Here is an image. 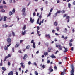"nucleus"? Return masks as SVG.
<instances>
[{
	"instance_id": "nucleus-1",
	"label": "nucleus",
	"mask_w": 75,
	"mask_h": 75,
	"mask_svg": "<svg viewBox=\"0 0 75 75\" xmlns=\"http://www.w3.org/2000/svg\"><path fill=\"white\" fill-rule=\"evenodd\" d=\"M71 68L72 69L71 71H70L71 75H74V67L73 65H71Z\"/></svg>"
},
{
	"instance_id": "nucleus-2",
	"label": "nucleus",
	"mask_w": 75,
	"mask_h": 75,
	"mask_svg": "<svg viewBox=\"0 0 75 75\" xmlns=\"http://www.w3.org/2000/svg\"><path fill=\"white\" fill-rule=\"evenodd\" d=\"M15 11H16V10H15V9L13 8V10L10 11L9 13V14L10 16H11L12 14H13L14 13H15Z\"/></svg>"
},
{
	"instance_id": "nucleus-3",
	"label": "nucleus",
	"mask_w": 75,
	"mask_h": 75,
	"mask_svg": "<svg viewBox=\"0 0 75 75\" xmlns=\"http://www.w3.org/2000/svg\"><path fill=\"white\" fill-rule=\"evenodd\" d=\"M31 43L33 44V46L34 48H35V43L34 42V40H32L31 41Z\"/></svg>"
},
{
	"instance_id": "nucleus-4",
	"label": "nucleus",
	"mask_w": 75,
	"mask_h": 75,
	"mask_svg": "<svg viewBox=\"0 0 75 75\" xmlns=\"http://www.w3.org/2000/svg\"><path fill=\"white\" fill-rule=\"evenodd\" d=\"M7 41L8 44H10L11 42V39L10 38H8L7 39Z\"/></svg>"
},
{
	"instance_id": "nucleus-5",
	"label": "nucleus",
	"mask_w": 75,
	"mask_h": 75,
	"mask_svg": "<svg viewBox=\"0 0 75 75\" xmlns=\"http://www.w3.org/2000/svg\"><path fill=\"white\" fill-rule=\"evenodd\" d=\"M58 49H59L60 51H62V47L61 45H59V47H58Z\"/></svg>"
},
{
	"instance_id": "nucleus-6",
	"label": "nucleus",
	"mask_w": 75,
	"mask_h": 75,
	"mask_svg": "<svg viewBox=\"0 0 75 75\" xmlns=\"http://www.w3.org/2000/svg\"><path fill=\"white\" fill-rule=\"evenodd\" d=\"M28 57V56H27V54H25L23 57L24 60H25V59H26Z\"/></svg>"
},
{
	"instance_id": "nucleus-7",
	"label": "nucleus",
	"mask_w": 75,
	"mask_h": 75,
	"mask_svg": "<svg viewBox=\"0 0 75 75\" xmlns=\"http://www.w3.org/2000/svg\"><path fill=\"white\" fill-rule=\"evenodd\" d=\"M52 50V47H49V48L48 49V52H51V50Z\"/></svg>"
},
{
	"instance_id": "nucleus-8",
	"label": "nucleus",
	"mask_w": 75,
	"mask_h": 75,
	"mask_svg": "<svg viewBox=\"0 0 75 75\" xmlns=\"http://www.w3.org/2000/svg\"><path fill=\"white\" fill-rule=\"evenodd\" d=\"M58 13H61V11L58 10L57 11L56 13L55 14V17H56L57 16V14H58Z\"/></svg>"
},
{
	"instance_id": "nucleus-9",
	"label": "nucleus",
	"mask_w": 75,
	"mask_h": 75,
	"mask_svg": "<svg viewBox=\"0 0 75 75\" xmlns=\"http://www.w3.org/2000/svg\"><path fill=\"white\" fill-rule=\"evenodd\" d=\"M22 15L23 17H25L27 16V13L25 12H23L22 13Z\"/></svg>"
},
{
	"instance_id": "nucleus-10",
	"label": "nucleus",
	"mask_w": 75,
	"mask_h": 75,
	"mask_svg": "<svg viewBox=\"0 0 75 75\" xmlns=\"http://www.w3.org/2000/svg\"><path fill=\"white\" fill-rule=\"evenodd\" d=\"M26 33H27L26 30H25L24 32L22 31V35H24L26 34Z\"/></svg>"
},
{
	"instance_id": "nucleus-11",
	"label": "nucleus",
	"mask_w": 75,
	"mask_h": 75,
	"mask_svg": "<svg viewBox=\"0 0 75 75\" xmlns=\"http://www.w3.org/2000/svg\"><path fill=\"white\" fill-rule=\"evenodd\" d=\"M20 65H21L22 68H25V66L24 65V63L22 62L20 63Z\"/></svg>"
},
{
	"instance_id": "nucleus-12",
	"label": "nucleus",
	"mask_w": 75,
	"mask_h": 75,
	"mask_svg": "<svg viewBox=\"0 0 75 75\" xmlns=\"http://www.w3.org/2000/svg\"><path fill=\"white\" fill-rule=\"evenodd\" d=\"M14 74V73L13 71H11L9 72V73H8V75H13Z\"/></svg>"
},
{
	"instance_id": "nucleus-13",
	"label": "nucleus",
	"mask_w": 75,
	"mask_h": 75,
	"mask_svg": "<svg viewBox=\"0 0 75 75\" xmlns=\"http://www.w3.org/2000/svg\"><path fill=\"white\" fill-rule=\"evenodd\" d=\"M51 58H56V57L54 55V54H52V55L50 56Z\"/></svg>"
},
{
	"instance_id": "nucleus-14",
	"label": "nucleus",
	"mask_w": 75,
	"mask_h": 75,
	"mask_svg": "<svg viewBox=\"0 0 75 75\" xmlns=\"http://www.w3.org/2000/svg\"><path fill=\"white\" fill-rule=\"evenodd\" d=\"M25 10H26L25 8H24L21 11L22 13H25Z\"/></svg>"
},
{
	"instance_id": "nucleus-15",
	"label": "nucleus",
	"mask_w": 75,
	"mask_h": 75,
	"mask_svg": "<svg viewBox=\"0 0 75 75\" xmlns=\"http://www.w3.org/2000/svg\"><path fill=\"white\" fill-rule=\"evenodd\" d=\"M63 48H64V49H65V50L64 51V52H67V51H68V49H67V48H66L65 46H64L63 47Z\"/></svg>"
},
{
	"instance_id": "nucleus-16",
	"label": "nucleus",
	"mask_w": 75,
	"mask_h": 75,
	"mask_svg": "<svg viewBox=\"0 0 75 75\" xmlns=\"http://www.w3.org/2000/svg\"><path fill=\"white\" fill-rule=\"evenodd\" d=\"M45 37H47V38H50V34H49L48 35H45Z\"/></svg>"
},
{
	"instance_id": "nucleus-17",
	"label": "nucleus",
	"mask_w": 75,
	"mask_h": 75,
	"mask_svg": "<svg viewBox=\"0 0 75 75\" xmlns=\"http://www.w3.org/2000/svg\"><path fill=\"white\" fill-rule=\"evenodd\" d=\"M37 34H38V36L40 37L41 36V34H40V32L38 30H37Z\"/></svg>"
},
{
	"instance_id": "nucleus-18",
	"label": "nucleus",
	"mask_w": 75,
	"mask_h": 75,
	"mask_svg": "<svg viewBox=\"0 0 75 75\" xmlns=\"http://www.w3.org/2000/svg\"><path fill=\"white\" fill-rule=\"evenodd\" d=\"M54 25L55 26H57L58 25V22H57L56 21L54 23Z\"/></svg>"
},
{
	"instance_id": "nucleus-19",
	"label": "nucleus",
	"mask_w": 75,
	"mask_h": 75,
	"mask_svg": "<svg viewBox=\"0 0 75 75\" xmlns=\"http://www.w3.org/2000/svg\"><path fill=\"white\" fill-rule=\"evenodd\" d=\"M30 21H31V23H34V19H32L31 17L30 18Z\"/></svg>"
},
{
	"instance_id": "nucleus-20",
	"label": "nucleus",
	"mask_w": 75,
	"mask_h": 75,
	"mask_svg": "<svg viewBox=\"0 0 75 75\" xmlns=\"http://www.w3.org/2000/svg\"><path fill=\"white\" fill-rule=\"evenodd\" d=\"M2 27H3L6 28V27H8V25H7L5 24V25H2Z\"/></svg>"
},
{
	"instance_id": "nucleus-21",
	"label": "nucleus",
	"mask_w": 75,
	"mask_h": 75,
	"mask_svg": "<svg viewBox=\"0 0 75 75\" xmlns=\"http://www.w3.org/2000/svg\"><path fill=\"white\" fill-rule=\"evenodd\" d=\"M7 20V17L5 16L4 18V21H6Z\"/></svg>"
},
{
	"instance_id": "nucleus-22",
	"label": "nucleus",
	"mask_w": 75,
	"mask_h": 75,
	"mask_svg": "<svg viewBox=\"0 0 75 75\" xmlns=\"http://www.w3.org/2000/svg\"><path fill=\"white\" fill-rule=\"evenodd\" d=\"M12 33L13 36H16V35H15V33H14V32L12 31Z\"/></svg>"
},
{
	"instance_id": "nucleus-23",
	"label": "nucleus",
	"mask_w": 75,
	"mask_h": 75,
	"mask_svg": "<svg viewBox=\"0 0 75 75\" xmlns=\"http://www.w3.org/2000/svg\"><path fill=\"white\" fill-rule=\"evenodd\" d=\"M35 75H38V73L37 71H35Z\"/></svg>"
},
{
	"instance_id": "nucleus-24",
	"label": "nucleus",
	"mask_w": 75,
	"mask_h": 75,
	"mask_svg": "<svg viewBox=\"0 0 75 75\" xmlns=\"http://www.w3.org/2000/svg\"><path fill=\"white\" fill-rule=\"evenodd\" d=\"M4 49L6 51L8 50V47L7 46H5L4 47Z\"/></svg>"
},
{
	"instance_id": "nucleus-25",
	"label": "nucleus",
	"mask_w": 75,
	"mask_h": 75,
	"mask_svg": "<svg viewBox=\"0 0 75 75\" xmlns=\"http://www.w3.org/2000/svg\"><path fill=\"white\" fill-rule=\"evenodd\" d=\"M2 69L3 70V71H6V68H4V67L2 68Z\"/></svg>"
},
{
	"instance_id": "nucleus-26",
	"label": "nucleus",
	"mask_w": 75,
	"mask_h": 75,
	"mask_svg": "<svg viewBox=\"0 0 75 75\" xmlns=\"http://www.w3.org/2000/svg\"><path fill=\"white\" fill-rule=\"evenodd\" d=\"M68 5L69 8H71V4L69 3Z\"/></svg>"
},
{
	"instance_id": "nucleus-27",
	"label": "nucleus",
	"mask_w": 75,
	"mask_h": 75,
	"mask_svg": "<svg viewBox=\"0 0 75 75\" xmlns=\"http://www.w3.org/2000/svg\"><path fill=\"white\" fill-rule=\"evenodd\" d=\"M70 18V17L69 16H68L66 17V20H69Z\"/></svg>"
},
{
	"instance_id": "nucleus-28",
	"label": "nucleus",
	"mask_w": 75,
	"mask_h": 75,
	"mask_svg": "<svg viewBox=\"0 0 75 75\" xmlns=\"http://www.w3.org/2000/svg\"><path fill=\"white\" fill-rule=\"evenodd\" d=\"M5 10L4 9H2L0 11V12H2L3 13H4V12H5Z\"/></svg>"
},
{
	"instance_id": "nucleus-29",
	"label": "nucleus",
	"mask_w": 75,
	"mask_h": 75,
	"mask_svg": "<svg viewBox=\"0 0 75 75\" xmlns=\"http://www.w3.org/2000/svg\"><path fill=\"white\" fill-rule=\"evenodd\" d=\"M30 45H28L26 47V49H29L30 48Z\"/></svg>"
},
{
	"instance_id": "nucleus-30",
	"label": "nucleus",
	"mask_w": 75,
	"mask_h": 75,
	"mask_svg": "<svg viewBox=\"0 0 75 75\" xmlns=\"http://www.w3.org/2000/svg\"><path fill=\"white\" fill-rule=\"evenodd\" d=\"M7 58H8V57L7 56H6L5 57L4 61H6V60H7Z\"/></svg>"
},
{
	"instance_id": "nucleus-31",
	"label": "nucleus",
	"mask_w": 75,
	"mask_h": 75,
	"mask_svg": "<svg viewBox=\"0 0 75 75\" xmlns=\"http://www.w3.org/2000/svg\"><path fill=\"white\" fill-rule=\"evenodd\" d=\"M69 45L70 46V47H71V46H72V43L71 42H69Z\"/></svg>"
},
{
	"instance_id": "nucleus-32",
	"label": "nucleus",
	"mask_w": 75,
	"mask_h": 75,
	"mask_svg": "<svg viewBox=\"0 0 75 75\" xmlns=\"http://www.w3.org/2000/svg\"><path fill=\"white\" fill-rule=\"evenodd\" d=\"M3 6H0V9H3Z\"/></svg>"
},
{
	"instance_id": "nucleus-33",
	"label": "nucleus",
	"mask_w": 75,
	"mask_h": 75,
	"mask_svg": "<svg viewBox=\"0 0 75 75\" xmlns=\"http://www.w3.org/2000/svg\"><path fill=\"white\" fill-rule=\"evenodd\" d=\"M33 65H35L36 66H37V63L35 62L33 63Z\"/></svg>"
},
{
	"instance_id": "nucleus-34",
	"label": "nucleus",
	"mask_w": 75,
	"mask_h": 75,
	"mask_svg": "<svg viewBox=\"0 0 75 75\" xmlns=\"http://www.w3.org/2000/svg\"><path fill=\"white\" fill-rule=\"evenodd\" d=\"M18 46H19V44L18 45L17 44L15 46V47L16 48H18Z\"/></svg>"
},
{
	"instance_id": "nucleus-35",
	"label": "nucleus",
	"mask_w": 75,
	"mask_h": 75,
	"mask_svg": "<svg viewBox=\"0 0 75 75\" xmlns=\"http://www.w3.org/2000/svg\"><path fill=\"white\" fill-rule=\"evenodd\" d=\"M52 10H53V8H52L50 10V13H51L52 11Z\"/></svg>"
},
{
	"instance_id": "nucleus-36",
	"label": "nucleus",
	"mask_w": 75,
	"mask_h": 75,
	"mask_svg": "<svg viewBox=\"0 0 75 75\" xmlns=\"http://www.w3.org/2000/svg\"><path fill=\"white\" fill-rule=\"evenodd\" d=\"M59 27H56V29H57V31H59Z\"/></svg>"
},
{
	"instance_id": "nucleus-37",
	"label": "nucleus",
	"mask_w": 75,
	"mask_h": 75,
	"mask_svg": "<svg viewBox=\"0 0 75 75\" xmlns=\"http://www.w3.org/2000/svg\"><path fill=\"white\" fill-rule=\"evenodd\" d=\"M69 41L70 42H72L74 41V40L72 39H71Z\"/></svg>"
},
{
	"instance_id": "nucleus-38",
	"label": "nucleus",
	"mask_w": 75,
	"mask_h": 75,
	"mask_svg": "<svg viewBox=\"0 0 75 75\" xmlns=\"http://www.w3.org/2000/svg\"><path fill=\"white\" fill-rule=\"evenodd\" d=\"M23 30H25V29H26V25H24L23 27Z\"/></svg>"
},
{
	"instance_id": "nucleus-39",
	"label": "nucleus",
	"mask_w": 75,
	"mask_h": 75,
	"mask_svg": "<svg viewBox=\"0 0 75 75\" xmlns=\"http://www.w3.org/2000/svg\"><path fill=\"white\" fill-rule=\"evenodd\" d=\"M48 52H46V53H45V52L44 53L45 55H46V56L47 55H48Z\"/></svg>"
},
{
	"instance_id": "nucleus-40",
	"label": "nucleus",
	"mask_w": 75,
	"mask_h": 75,
	"mask_svg": "<svg viewBox=\"0 0 75 75\" xmlns=\"http://www.w3.org/2000/svg\"><path fill=\"white\" fill-rule=\"evenodd\" d=\"M40 20V19L39 18H38L37 21V23H38V24H39V21Z\"/></svg>"
},
{
	"instance_id": "nucleus-41",
	"label": "nucleus",
	"mask_w": 75,
	"mask_h": 75,
	"mask_svg": "<svg viewBox=\"0 0 75 75\" xmlns=\"http://www.w3.org/2000/svg\"><path fill=\"white\" fill-rule=\"evenodd\" d=\"M11 55H10V54H8V55L7 56V57H8V58H9V57H11Z\"/></svg>"
},
{
	"instance_id": "nucleus-42",
	"label": "nucleus",
	"mask_w": 75,
	"mask_h": 75,
	"mask_svg": "<svg viewBox=\"0 0 75 75\" xmlns=\"http://www.w3.org/2000/svg\"><path fill=\"white\" fill-rule=\"evenodd\" d=\"M31 61H29L28 62V65H31Z\"/></svg>"
},
{
	"instance_id": "nucleus-43",
	"label": "nucleus",
	"mask_w": 75,
	"mask_h": 75,
	"mask_svg": "<svg viewBox=\"0 0 75 75\" xmlns=\"http://www.w3.org/2000/svg\"><path fill=\"white\" fill-rule=\"evenodd\" d=\"M51 16V13H49V14L47 15V17H48L49 16Z\"/></svg>"
},
{
	"instance_id": "nucleus-44",
	"label": "nucleus",
	"mask_w": 75,
	"mask_h": 75,
	"mask_svg": "<svg viewBox=\"0 0 75 75\" xmlns=\"http://www.w3.org/2000/svg\"><path fill=\"white\" fill-rule=\"evenodd\" d=\"M12 49L13 52H14V47H13L12 48Z\"/></svg>"
},
{
	"instance_id": "nucleus-45",
	"label": "nucleus",
	"mask_w": 75,
	"mask_h": 75,
	"mask_svg": "<svg viewBox=\"0 0 75 75\" xmlns=\"http://www.w3.org/2000/svg\"><path fill=\"white\" fill-rule=\"evenodd\" d=\"M8 65H10L11 64H10V62H8Z\"/></svg>"
},
{
	"instance_id": "nucleus-46",
	"label": "nucleus",
	"mask_w": 75,
	"mask_h": 75,
	"mask_svg": "<svg viewBox=\"0 0 75 75\" xmlns=\"http://www.w3.org/2000/svg\"><path fill=\"white\" fill-rule=\"evenodd\" d=\"M42 18V16L41 15H40L39 16V18L40 19H41Z\"/></svg>"
},
{
	"instance_id": "nucleus-47",
	"label": "nucleus",
	"mask_w": 75,
	"mask_h": 75,
	"mask_svg": "<svg viewBox=\"0 0 75 75\" xmlns=\"http://www.w3.org/2000/svg\"><path fill=\"white\" fill-rule=\"evenodd\" d=\"M64 72H62L61 74V75H64Z\"/></svg>"
},
{
	"instance_id": "nucleus-48",
	"label": "nucleus",
	"mask_w": 75,
	"mask_h": 75,
	"mask_svg": "<svg viewBox=\"0 0 75 75\" xmlns=\"http://www.w3.org/2000/svg\"><path fill=\"white\" fill-rule=\"evenodd\" d=\"M66 70H67V69H64L63 72H64V73L65 72V71H66Z\"/></svg>"
},
{
	"instance_id": "nucleus-49",
	"label": "nucleus",
	"mask_w": 75,
	"mask_h": 75,
	"mask_svg": "<svg viewBox=\"0 0 75 75\" xmlns=\"http://www.w3.org/2000/svg\"><path fill=\"white\" fill-rule=\"evenodd\" d=\"M11 44L10 43L9 45H7V47H10V45H11Z\"/></svg>"
},
{
	"instance_id": "nucleus-50",
	"label": "nucleus",
	"mask_w": 75,
	"mask_h": 75,
	"mask_svg": "<svg viewBox=\"0 0 75 75\" xmlns=\"http://www.w3.org/2000/svg\"><path fill=\"white\" fill-rule=\"evenodd\" d=\"M11 33H10L9 34L8 37H11Z\"/></svg>"
},
{
	"instance_id": "nucleus-51",
	"label": "nucleus",
	"mask_w": 75,
	"mask_h": 75,
	"mask_svg": "<svg viewBox=\"0 0 75 75\" xmlns=\"http://www.w3.org/2000/svg\"><path fill=\"white\" fill-rule=\"evenodd\" d=\"M67 15V14H65L64 15H63V17H66V16Z\"/></svg>"
},
{
	"instance_id": "nucleus-52",
	"label": "nucleus",
	"mask_w": 75,
	"mask_h": 75,
	"mask_svg": "<svg viewBox=\"0 0 75 75\" xmlns=\"http://www.w3.org/2000/svg\"><path fill=\"white\" fill-rule=\"evenodd\" d=\"M53 71H54L53 69H52L50 71V72H53Z\"/></svg>"
},
{
	"instance_id": "nucleus-53",
	"label": "nucleus",
	"mask_w": 75,
	"mask_h": 75,
	"mask_svg": "<svg viewBox=\"0 0 75 75\" xmlns=\"http://www.w3.org/2000/svg\"><path fill=\"white\" fill-rule=\"evenodd\" d=\"M65 11L64 10H62V13H65Z\"/></svg>"
},
{
	"instance_id": "nucleus-54",
	"label": "nucleus",
	"mask_w": 75,
	"mask_h": 75,
	"mask_svg": "<svg viewBox=\"0 0 75 75\" xmlns=\"http://www.w3.org/2000/svg\"><path fill=\"white\" fill-rule=\"evenodd\" d=\"M52 68L51 67H49V68L48 69V70L49 71H50V70H51L52 69Z\"/></svg>"
},
{
	"instance_id": "nucleus-55",
	"label": "nucleus",
	"mask_w": 75,
	"mask_h": 75,
	"mask_svg": "<svg viewBox=\"0 0 75 75\" xmlns=\"http://www.w3.org/2000/svg\"><path fill=\"white\" fill-rule=\"evenodd\" d=\"M72 31L73 33H74V32H75V30H74V29H73L72 30Z\"/></svg>"
},
{
	"instance_id": "nucleus-56",
	"label": "nucleus",
	"mask_w": 75,
	"mask_h": 75,
	"mask_svg": "<svg viewBox=\"0 0 75 75\" xmlns=\"http://www.w3.org/2000/svg\"><path fill=\"white\" fill-rule=\"evenodd\" d=\"M31 3V2H30L28 4V5L27 6H28Z\"/></svg>"
},
{
	"instance_id": "nucleus-57",
	"label": "nucleus",
	"mask_w": 75,
	"mask_h": 75,
	"mask_svg": "<svg viewBox=\"0 0 75 75\" xmlns=\"http://www.w3.org/2000/svg\"><path fill=\"white\" fill-rule=\"evenodd\" d=\"M54 68L55 69H57V66H54Z\"/></svg>"
},
{
	"instance_id": "nucleus-58",
	"label": "nucleus",
	"mask_w": 75,
	"mask_h": 75,
	"mask_svg": "<svg viewBox=\"0 0 75 75\" xmlns=\"http://www.w3.org/2000/svg\"><path fill=\"white\" fill-rule=\"evenodd\" d=\"M23 40H21L20 41V44H21V43H22V42H23Z\"/></svg>"
},
{
	"instance_id": "nucleus-59",
	"label": "nucleus",
	"mask_w": 75,
	"mask_h": 75,
	"mask_svg": "<svg viewBox=\"0 0 75 75\" xmlns=\"http://www.w3.org/2000/svg\"><path fill=\"white\" fill-rule=\"evenodd\" d=\"M48 1H45V4H48Z\"/></svg>"
},
{
	"instance_id": "nucleus-60",
	"label": "nucleus",
	"mask_w": 75,
	"mask_h": 75,
	"mask_svg": "<svg viewBox=\"0 0 75 75\" xmlns=\"http://www.w3.org/2000/svg\"><path fill=\"white\" fill-rule=\"evenodd\" d=\"M44 8L43 7H42L41 8V11H42L43 10V9Z\"/></svg>"
},
{
	"instance_id": "nucleus-61",
	"label": "nucleus",
	"mask_w": 75,
	"mask_h": 75,
	"mask_svg": "<svg viewBox=\"0 0 75 75\" xmlns=\"http://www.w3.org/2000/svg\"><path fill=\"white\" fill-rule=\"evenodd\" d=\"M67 38H68L67 37H65L64 38V39L65 40H67Z\"/></svg>"
},
{
	"instance_id": "nucleus-62",
	"label": "nucleus",
	"mask_w": 75,
	"mask_h": 75,
	"mask_svg": "<svg viewBox=\"0 0 75 75\" xmlns=\"http://www.w3.org/2000/svg\"><path fill=\"white\" fill-rule=\"evenodd\" d=\"M3 4H6V2H5V1H3Z\"/></svg>"
},
{
	"instance_id": "nucleus-63",
	"label": "nucleus",
	"mask_w": 75,
	"mask_h": 75,
	"mask_svg": "<svg viewBox=\"0 0 75 75\" xmlns=\"http://www.w3.org/2000/svg\"><path fill=\"white\" fill-rule=\"evenodd\" d=\"M12 0H9L10 3H12Z\"/></svg>"
},
{
	"instance_id": "nucleus-64",
	"label": "nucleus",
	"mask_w": 75,
	"mask_h": 75,
	"mask_svg": "<svg viewBox=\"0 0 75 75\" xmlns=\"http://www.w3.org/2000/svg\"><path fill=\"white\" fill-rule=\"evenodd\" d=\"M73 5H75V1H74L73 2Z\"/></svg>"
}]
</instances>
